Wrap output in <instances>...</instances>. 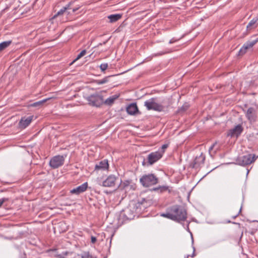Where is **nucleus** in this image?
Returning a JSON list of instances; mask_svg holds the SVG:
<instances>
[{"mask_svg": "<svg viewBox=\"0 0 258 258\" xmlns=\"http://www.w3.org/2000/svg\"><path fill=\"white\" fill-rule=\"evenodd\" d=\"M187 213L186 210L181 206L174 205L169 208L165 213H162L161 216L172 220L179 222L186 219Z\"/></svg>", "mask_w": 258, "mask_h": 258, "instance_id": "obj_1", "label": "nucleus"}, {"mask_svg": "<svg viewBox=\"0 0 258 258\" xmlns=\"http://www.w3.org/2000/svg\"><path fill=\"white\" fill-rule=\"evenodd\" d=\"M130 184V181L129 180L124 181L122 184V186L124 188H126Z\"/></svg>", "mask_w": 258, "mask_h": 258, "instance_id": "obj_29", "label": "nucleus"}, {"mask_svg": "<svg viewBox=\"0 0 258 258\" xmlns=\"http://www.w3.org/2000/svg\"><path fill=\"white\" fill-rule=\"evenodd\" d=\"M89 104L96 107L100 106L103 103V96L98 94H94L87 98Z\"/></svg>", "mask_w": 258, "mask_h": 258, "instance_id": "obj_5", "label": "nucleus"}, {"mask_svg": "<svg viewBox=\"0 0 258 258\" xmlns=\"http://www.w3.org/2000/svg\"><path fill=\"white\" fill-rule=\"evenodd\" d=\"M50 99V98H48L46 99H43L42 100L34 102L30 105L32 107H39L41 105H42L45 102H46L47 101L49 100Z\"/></svg>", "mask_w": 258, "mask_h": 258, "instance_id": "obj_21", "label": "nucleus"}, {"mask_svg": "<svg viewBox=\"0 0 258 258\" xmlns=\"http://www.w3.org/2000/svg\"><path fill=\"white\" fill-rule=\"evenodd\" d=\"M144 105L148 110H153L157 111H161L163 109V107L162 105L155 102V99L154 98H152L146 101L144 103Z\"/></svg>", "mask_w": 258, "mask_h": 258, "instance_id": "obj_4", "label": "nucleus"}, {"mask_svg": "<svg viewBox=\"0 0 258 258\" xmlns=\"http://www.w3.org/2000/svg\"><path fill=\"white\" fill-rule=\"evenodd\" d=\"M65 157L62 155H56L52 157L49 161V165L53 169L57 168L63 165Z\"/></svg>", "mask_w": 258, "mask_h": 258, "instance_id": "obj_7", "label": "nucleus"}, {"mask_svg": "<svg viewBox=\"0 0 258 258\" xmlns=\"http://www.w3.org/2000/svg\"><path fill=\"white\" fill-rule=\"evenodd\" d=\"M72 5V3H69L67 5H66L65 7H63L62 9H61L57 13L54 15V17L59 16L61 15H62L65 12H66L67 10L71 9V6Z\"/></svg>", "mask_w": 258, "mask_h": 258, "instance_id": "obj_20", "label": "nucleus"}, {"mask_svg": "<svg viewBox=\"0 0 258 258\" xmlns=\"http://www.w3.org/2000/svg\"><path fill=\"white\" fill-rule=\"evenodd\" d=\"M108 65L107 63H102L100 66V68L102 72H104L108 68Z\"/></svg>", "mask_w": 258, "mask_h": 258, "instance_id": "obj_28", "label": "nucleus"}, {"mask_svg": "<svg viewBox=\"0 0 258 258\" xmlns=\"http://www.w3.org/2000/svg\"><path fill=\"white\" fill-rule=\"evenodd\" d=\"M205 160V155L201 153L199 156H196L192 165V167L198 168L204 164Z\"/></svg>", "mask_w": 258, "mask_h": 258, "instance_id": "obj_11", "label": "nucleus"}, {"mask_svg": "<svg viewBox=\"0 0 258 258\" xmlns=\"http://www.w3.org/2000/svg\"><path fill=\"white\" fill-rule=\"evenodd\" d=\"M88 187L87 182H85L76 188L71 190L70 192L72 194L78 195L81 193L85 191Z\"/></svg>", "mask_w": 258, "mask_h": 258, "instance_id": "obj_14", "label": "nucleus"}, {"mask_svg": "<svg viewBox=\"0 0 258 258\" xmlns=\"http://www.w3.org/2000/svg\"><path fill=\"white\" fill-rule=\"evenodd\" d=\"M195 248L194 247V251H193L192 254L191 255H187L186 256V258H188V257H189V256H191V257H194V256H195Z\"/></svg>", "mask_w": 258, "mask_h": 258, "instance_id": "obj_35", "label": "nucleus"}, {"mask_svg": "<svg viewBox=\"0 0 258 258\" xmlns=\"http://www.w3.org/2000/svg\"><path fill=\"white\" fill-rule=\"evenodd\" d=\"M153 190L154 191H157L158 192L162 193V192H164L165 191L168 190V186H165V185L160 186H159L158 187L153 188Z\"/></svg>", "mask_w": 258, "mask_h": 258, "instance_id": "obj_23", "label": "nucleus"}, {"mask_svg": "<svg viewBox=\"0 0 258 258\" xmlns=\"http://www.w3.org/2000/svg\"><path fill=\"white\" fill-rule=\"evenodd\" d=\"M122 17V15L119 14L110 15L107 17L109 20V22L114 23L119 20Z\"/></svg>", "mask_w": 258, "mask_h": 258, "instance_id": "obj_19", "label": "nucleus"}, {"mask_svg": "<svg viewBox=\"0 0 258 258\" xmlns=\"http://www.w3.org/2000/svg\"><path fill=\"white\" fill-rule=\"evenodd\" d=\"M80 8V7H76V8H74L73 9H72V12L73 13H75L77 11H78Z\"/></svg>", "mask_w": 258, "mask_h": 258, "instance_id": "obj_36", "label": "nucleus"}, {"mask_svg": "<svg viewBox=\"0 0 258 258\" xmlns=\"http://www.w3.org/2000/svg\"><path fill=\"white\" fill-rule=\"evenodd\" d=\"M163 155V152L156 151L151 152L144 159L142 165L144 166L152 165L160 159Z\"/></svg>", "mask_w": 258, "mask_h": 258, "instance_id": "obj_3", "label": "nucleus"}, {"mask_svg": "<svg viewBox=\"0 0 258 258\" xmlns=\"http://www.w3.org/2000/svg\"><path fill=\"white\" fill-rule=\"evenodd\" d=\"M81 258H92L89 251H83L79 255Z\"/></svg>", "mask_w": 258, "mask_h": 258, "instance_id": "obj_26", "label": "nucleus"}, {"mask_svg": "<svg viewBox=\"0 0 258 258\" xmlns=\"http://www.w3.org/2000/svg\"><path fill=\"white\" fill-rule=\"evenodd\" d=\"M126 111L130 115H135L137 113L140 114L137 104L132 103L126 107Z\"/></svg>", "mask_w": 258, "mask_h": 258, "instance_id": "obj_16", "label": "nucleus"}, {"mask_svg": "<svg viewBox=\"0 0 258 258\" xmlns=\"http://www.w3.org/2000/svg\"><path fill=\"white\" fill-rule=\"evenodd\" d=\"M111 76H107L104 77L102 80H96L94 81V83L97 85H102L107 83L109 81V78Z\"/></svg>", "mask_w": 258, "mask_h": 258, "instance_id": "obj_22", "label": "nucleus"}, {"mask_svg": "<svg viewBox=\"0 0 258 258\" xmlns=\"http://www.w3.org/2000/svg\"><path fill=\"white\" fill-rule=\"evenodd\" d=\"M86 53V50H82L77 56V57L70 63V65H72L75 61L79 59L80 58L84 56Z\"/></svg>", "mask_w": 258, "mask_h": 258, "instance_id": "obj_25", "label": "nucleus"}, {"mask_svg": "<svg viewBox=\"0 0 258 258\" xmlns=\"http://www.w3.org/2000/svg\"><path fill=\"white\" fill-rule=\"evenodd\" d=\"M141 184L145 187L156 184L158 182V177L154 174L143 175L140 179Z\"/></svg>", "mask_w": 258, "mask_h": 258, "instance_id": "obj_2", "label": "nucleus"}, {"mask_svg": "<svg viewBox=\"0 0 258 258\" xmlns=\"http://www.w3.org/2000/svg\"><path fill=\"white\" fill-rule=\"evenodd\" d=\"M258 21L257 17L253 18L248 24L246 26V28L248 30H250L253 28L256 27L257 25L256 24V22Z\"/></svg>", "mask_w": 258, "mask_h": 258, "instance_id": "obj_18", "label": "nucleus"}, {"mask_svg": "<svg viewBox=\"0 0 258 258\" xmlns=\"http://www.w3.org/2000/svg\"><path fill=\"white\" fill-rule=\"evenodd\" d=\"M243 131V128L241 124L236 125L234 128L229 130L227 133V136L230 137H236L238 138Z\"/></svg>", "mask_w": 258, "mask_h": 258, "instance_id": "obj_9", "label": "nucleus"}, {"mask_svg": "<svg viewBox=\"0 0 258 258\" xmlns=\"http://www.w3.org/2000/svg\"><path fill=\"white\" fill-rule=\"evenodd\" d=\"M258 42V38L252 41H248L245 42L239 51V55H243L246 53L247 50L252 47Z\"/></svg>", "mask_w": 258, "mask_h": 258, "instance_id": "obj_10", "label": "nucleus"}, {"mask_svg": "<svg viewBox=\"0 0 258 258\" xmlns=\"http://www.w3.org/2000/svg\"><path fill=\"white\" fill-rule=\"evenodd\" d=\"M257 157L254 154H249L239 157L238 162L239 165L245 166L254 162Z\"/></svg>", "mask_w": 258, "mask_h": 258, "instance_id": "obj_6", "label": "nucleus"}, {"mask_svg": "<svg viewBox=\"0 0 258 258\" xmlns=\"http://www.w3.org/2000/svg\"><path fill=\"white\" fill-rule=\"evenodd\" d=\"M12 43V41H4L0 43V52L5 49Z\"/></svg>", "mask_w": 258, "mask_h": 258, "instance_id": "obj_24", "label": "nucleus"}, {"mask_svg": "<svg viewBox=\"0 0 258 258\" xmlns=\"http://www.w3.org/2000/svg\"><path fill=\"white\" fill-rule=\"evenodd\" d=\"M33 116H29L27 117H23L19 122V126L20 128L24 129L27 127L31 122L33 119Z\"/></svg>", "mask_w": 258, "mask_h": 258, "instance_id": "obj_13", "label": "nucleus"}, {"mask_svg": "<svg viewBox=\"0 0 258 258\" xmlns=\"http://www.w3.org/2000/svg\"><path fill=\"white\" fill-rule=\"evenodd\" d=\"M245 112V116L250 123L255 122L257 120V111L255 108L253 107L248 108L246 111L243 110Z\"/></svg>", "mask_w": 258, "mask_h": 258, "instance_id": "obj_8", "label": "nucleus"}, {"mask_svg": "<svg viewBox=\"0 0 258 258\" xmlns=\"http://www.w3.org/2000/svg\"><path fill=\"white\" fill-rule=\"evenodd\" d=\"M168 144H164L162 146L161 149L160 150H158V151L160 152H163V153H164L165 150L168 147Z\"/></svg>", "mask_w": 258, "mask_h": 258, "instance_id": "obj_30", "label": "nucleus"}, {"mask_svg": "<svg viewBox=\"0 0 258 258\" xmlns=\"http://www.w3.org/2000/svg\"><path fill=\"white\" fill-rule=\"evenodd\" d=\"M71 14V13H70V12H68V15H69V14Z\"/></svg>", "mask_w": 258, "mask_h": 258, "instance_id": "obj_39", "label": "nucleus"}, {"mask_svg": "<svg viewBox=\"0 0 258 258\" xmlns=\"http://www.w3.org/2000/svg\"><path fill=\"white\" fill-rule=\"evenodd\" d=\"M91 242L92 243H95L96 242L97 239L95 237L92 236L91 237Z\"/></svg>", "mask_w": 258, "mask_h": 258, "instance_id": "obj_32", "label": "nucleus"}, {"mask_svg": "<svg viewBox=\"0 0 258 258\" xmlns=\"http://www.w3.org/2000/svg\"><path fill=\"white\" fill-rule=\"evenodd\" d=\"M5 238L7 239H12V237H5Z\"/></svg>", "mask_w": 258, "mask_h": 258, "instance_id": "obj_38", "label": "nucleus"}, {"mask_svg": "<svg viewBox=\"0 0 258 258\" xmlns=\"http://www.w3.org/2000/svg\"><path fill=\"white\" fill-rule=\"evenodd\" d=\"M109 167L108 160L104 159L96 164L95 167V170H105Z\"/></svg>", "mask_w": 258, "mask_h": 258, "instance_id": "obj_15", "label": "nucleus"}, {"mask_svg": "<svg viewBox=\"0 0 258 258\" xmlns=\"http://www.w3.org/2000/svg\"><path fill=\"white\" fill-rule=\"evenodd\" d=\"M116 178V177L113 175L108 176L107 178L103 181L102 186L104 187L114 186Z\"/></svg>", "mask_w": 258, "mask_h": 258, "instance_id": "obj_12", "label": "nucleus"}, {"mask_svg": "<svg viewBox=\"0 0 258 258\" xmlns=\"http://www.w3.org/2000/svg\"><path fill=\"white\" fill-rule=\"evenodd\" d=\"M146 202V200L145 199H143L140 202H139V203L141 205H144Z\"/></svg>", "mask_w": 258, "mask_h": 258, "instance_id": "obj_34", "label": "nucleus"}, {"mask_svg": "<svg viewBox=\"0 0 258 258\" xmlns=\"http://www.w3.org/2000/svg\"><path fill=\"white\" fill-rule=\"evenodd\" d=\"M9 200V199L8 198H2L1 199H0V207H2V206L3 205V204L5 202H7Z\"/></svg>", "mask_w": 258, "mask_h": 258, "instance_id": "obj_31", "label": "nucleus"}, {"mask_svg": "<svg viewBox=\"0 0 258 258\" xmlns=\"http://www.w3.org/2000/svg\"><path fill=\"white\" fill-rule=\"evenodd\" d=\"M217 143L215 142V143H214L209 148V151L210 152V153H211V151L213 149L214 147H215V146L216 145Z\"/></svg>", "mask_w": 258, "mask_h": 258, "instance_id": "obj_33", "label": "nucleus"}, {"mask_svg": "<svg viewBox=\"0 0 258 258\" xmlns=\"http://www.w3.org/2000/svg\"><path fill=\"white\" fill-rule=\"evenodd\" d=\"M189 108V105L187 103L184 104L182 107L178 109L179 112H184Z\"/></svg>", "mask_w": 258, "mask_h": 258, "instance_id": "obj_27", "label": "nucleus"}, {"mask_svg": "<svg viewBox=\"0 0 258 258\" xmlns=\"http://www.w3.org/2000/svg\"><path fill=\"white\" fill-rule=\"evenodd\" d=\"M175 41H176V40H174V39H171V40L169 41V43L170 44H172V43H173V42H175Z\"/></svg>", "mask_w": 258, "mask_h": 258, "instance_id": "obj_37", "label": "nucleus"}, {"mask_svg": "<svg viewBox=\"0 0 258 258\" xmlns=\"http://www.w3.org/2000/svg\"><path fill=\"white\" fill-rule=\"evenodd\" d=\"M119 97V95H114L106 99L104 101H103V103L106 105L110 106L113 104L115 100L117 99Z\"/></svg>", "mask_w": 258, "mask_h": 258, "instance_id": "obj_17", "label": "nucleus"}]
</instances>
